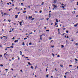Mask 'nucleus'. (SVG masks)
I'll list each match as a JSON object with an SVG mask.
<instances>
[{"mask_svg":"<svg viewBox=\"0 0 78 78\" xmlns=\"http://www.w3.org/2000/svg\"><path fill=\"white\" fill-rule=\"evenodd\" d=\"M25 58H26L27 59H28V57H25Z\"/></svg>","mask_w":78,"mask_h":78,"instance_id":"c03bdc74","label":"nucleus"},{"mask_svg":"<svg viewBox=\"0 0 78 78\" xmlns=\"http://www.w3.org/2000/svg\"><path fill=\"white\" fill-rule=\"evenodd\" d=\"M52 6H54V8H56V7H57V5H56L55 4L52 5Z\"/></svg>","mask_w":78,"mask_h":78,"instance_id":"f257e3e1","label":"nucleus"},{"mask_svg":"<svg viewBox=\"0 0 78 78\" xmlns=\"http://www.w3.org/2000/svg\"><path fill=\"white\" fill-rule=\"evenodd\" d=\"M8 21L9 22H11V20H8Z\"/></svg>","mask_w":78,"mask_h":78,"instance_id":"79ce46f5","label":"nucleus"},{"mask_svg":"<svg viewBox=\"0 0 78 78\" xmlns=\"http://www.w3.org/2000/svg\"><path fill=\"white\" fill-rule=\"evenodd\" d=\"M33 17L32 16H29V19H31V18H32Z\"/></svg>","mask_w":78,"mask_h":78,"instance_id":"aec40b11","label":"nucleus"},{"mask_svg":"<svg viewBox=\"0 0 78 78\" xmlns=\"http://www.w3.org/2000/svg\"><path fill=\"white\" fill-rule=\"evenodd\" d=\"M58 32L59 31V29H58Z\"/></svg>","mask_w":78,"mask_h":78,"instance_id":"774afa93","label":"nucleus"},{"mask_svg":"<svg viewBox=\"0 0 78 78\" xmlns=\"http://www.w3.org/2000/svg\"><path fill=\"white\" fill-rule=\"evenodd\" d=\"M31 69H34V68H33V67L32 66H31Z\"/></svg>","mask_w":78,"mask_h":78,"instance_id":"bb28decb","label":"nucleus"},{"mask_svg":"<svg viewBox=\"0 0 78 78\" xmlns=\"http://www.w3.org/2000/svg\"><path fill=\"white\" fill-rule=\"evenodd\" d=\"M60 8H63V10H64V9H65L64 6H62V7L61 6Z\"/></svg>","mask_w":78,"mask_h":78,"instance_id":"6e6552de","label":"nucleus"},{"mask_svg":"<svg viewBox=\"0 0 78 78\" xmlns=\"http://www.w3.org/2000/svg\"><path fill=\"white\" fill-rule=\"evenodd\" d=\"M60 66L61 67H63V65H60Z\"/></svg>","mask_w":78,"mask_h":78,"instance_id":"c9c22d12","label":"nucleus"},{"mask_svg":"<svg viewBox=\"0 0 78 78\" xmlns=\"http://www.w3.org/2000/svg\"><path fill=\"white\" fill-rule=\"evenodd\" d=\"M57 1V0H54V2H53L54 3V4H55L56 3Z\"/></svg>","mask_w":78,"mask_h":78,"instance_id":"39448f33","label":"nucleus"},{"mask_svg":"<svg viewBox=\"0 0 78 78\" xmlns=\"http://www.w3.org/2000/svg\"><path fill=\"white\" fill-rule=\"evenodd\" d=\"M49 19V18H48V19H47V20H48Z\"/></svg>","mask_w":78,"mask_h":78,"instance_id":"13d9d810","label":"nucleus"},{"mask_svg":"<svg viewBox=\"0 0 78 78\" xmlns=\"http://www.w3.org/2000/svg\"><path fill=\"white\" fill-rule=\"evenodd\" d=\"M2 67H3V65L2 64H1L0 65Z\"/></svg>","mask_w":78,"mask_h":78,"instance_id":"473e14b6","label":"nucleus"},{"mask_svg":"<svg viewBox=\"0 0 78 78\" xmlns=\"http://www.w3.org/2000/svg\"><path fill=\"white\" fill-rule=\"evenodd\" d=\"M6 53H7V52H6L4 54V55H6Z\"/></svg>","mask_w":78,"mask_h":78,"instance_id":"3c124183","label":"nucleus"},{"mask_svg":"<svg viewBox=\"0 0 78 78\" xmlns=\"http://www.w3.org/2000/svg\"><path fill=\"white\" fill-rule=\"evenodd\" d=\"M40 39L41 40H42V37H40Z\"/></svg>","mask_w":78,"mask_h":78,"instance_id":"c756f323","label":"nucleus"},{"mask_svg":"<svg viewBox=\"0 0 78 78\" xmlns=\"http://www.w3.org/2000/svg\"><path fill=\"white\" fill-rule=\"evenodd\" d=\"M64 78H66V76H64Z\"/></svg>","mask_w":78,"mask_h":78,"instance_id":"bf43d9fd","label":"nucleus"},{"mask_svg":"<svg viewBox=\"0 0 78 78\" xmlns=\"http://www.w3.org/2000/svg\"><path fill=\"white\" fill-rule=\"evenodd\" d=\"M10 48H14V47H13V46H12L10 47Z\"/></svg>","mask_w":78,"mask_h":78,"instance_id":"412c9836","label":"nucleus"},{"mask_svg":"<svg viewBox=\"0 0 78 78\" xmlns=\"http://www.w3.org/2000/svg\"><path fill=\"white\" fill-rule=\"evenodd\" d=\"M69 72H66L65 73V75H69Z\"/></svg>","mask_w":78,"mask_h":78,"instance_id":"423d86ee","label":"nucleus"},{"mask_svg":"<svg viewBox=\"0 0 78 78\" xmlns=\"http://www.w3.org/2000/svg\"><path fill=\"white\" fill-rule=\"evenodd\" d=\"M28 64L29 65H31V64L30 63V62H28Z\"/></svg>","mask_w":78,"mask_h":78,"instance_id":"ddd939ff","label":"nucleus"},{"mask_svg":"<svg viewBox=\"0 0 78 78\" xmlns=\"http://www.w3.org/2000/svg\"><path fill=\"white\" fill-rule=\"evenodd\" d=\"M34 18H32L31 19V20L33 21V20H34Z\"/></svg>","mask_w":78,"mask_h":78,"instance_id":"cd10ccee","label":"nucleus"},{"mask_svg":"<svg viewBox=\"0 0 78 78\" xmlns=\"http://www.w3.org/2000/svg\"><path fill=\"white\" fill-rule=\"evenodd\" d=\"M40 13H42V10H41L39 12Z\"/></svg>","mask_w":78,"mask_h":78,"instance_id":"72a5a7b5","label":"nucleus"},{"mask_svg":"<svg viewBox=\"0 0 78 78\" xmlns=\"http://www.w3.org/2000/svg\"><path fill=\"white\" fill-rule=\"evenodd\" d=\"M60 57V56H59V55H57V57Z\"/></svg>","mask_w":78,"mask_h":78,"instance_id":"8fccbe9b","label":"nucleus"},{"mask_svg":"<svg viewBox=\"0 0 78 78\" xmlns=\"http://www.w3.org/2000/svg\"><path fill=\"white\" fill-rule=\"evenodd\" d=\"M72 13L73 14H75V11H73Z\"/></svg>","mask_w":78,"mask_h":78,"instance_id":"2eb2a0df","label":"nucleus"},{"mask_svg":"<svg viewBox=\"0 0 78 78\" xmlns=\"http://www.w3.org/2000/svg\"><path fill=\"white\" fill-rule=\"evenodd\" d=\"M51 39H52V38H51V37H49V40H51Z\"/></svg>","mask_w":78,"mask_h":78,"instance_id":"dca6fc26","label":"nucleus"},{"mask_svg":"<svg viewBox=\"0 0 78 78\" xmlns=\"http://www.w3.org/2000/svg\"><path fill=\"white\" fill-rule=\"evenodd\" d=\"M51 47L53 48V47H54V46H51Z\"/></svg>","mask_w":78,"mask_h":78,"instance_id":"603ef678","label":"nucleus"},{"mask_svg":"<svg viewBox=\"0 0 78 78\" xmlns=\"http://www.w3.org/2000/svg\"><path fill=\"white\" fill-rule=\"evenodd\" d=\"M76 5H78V2H77V4Z\"/></svg>","mask_w":78,"mask_h":78,"instance_id":"69168bd1","label":"nucleus"},{"mask_svg":"<svg viewBox=\"0 0 78 78\" xmlns=\"http://www.w3.org/2000/svg\"><path fill=\"white\" fill-rule=\"evenodd\" d=\"M15 19H17V18H18V16L17 15H15Z\"/></svg>","mask_w":78,"mask_h":78,"instance_id":"7ed1b4c3","label":"nucleus"},{"mask_svg":"<svg viewBox=\"0 0 78 78\" xmlns=\"http://www.w3.org/2000/svg\"><path fill=\"white\" fill-rule=\"evenodd\" d=\"M0 56L1 58H2V55H0Z\"/></svg>","mask_w":78,"mask_h":78,"instance_id":"5fc2aeb1","label":"nucleus"},{"mask_svg":"<svg viewBox=\"0 0 78 78\" xmlns=\"http://www.w3.org/2000/svg\"><path fill=\"white\" fill-rule=\"evenodd\" d=\"M61 6H64V4H62L61 5Z\"/></svg>","mask_w":78,"mask_h":78,"instance_id":"0e129e2a","label":"nucleus"},{"mask_svg":"<svg viewBox=\"0 0 78 78\" xmlns=\"http://www.w3.org/2000/svg\"><path fill=\"white\" fill-rule=\"evenodd\" d=\"M75 61H78V60L76 58L75 59Z\"/></svg>","mask_w":78,"mask_h":78,"instance_id":"a878e982","label":"nucleus"},{"mask_svg":"<svg viewBox=\"0 0 78 78\" xmlns=\"http://www.w3.org/2000/svg\"><path fill=\"white\" fill-rule=\"evenodd\" d=\"M18 41H18V40H15L14 41V42H15V43L17 42H18Z\"/></svg>","mask_w":78,"mask_h":78,"instance_id":"4468645a","label":"nucleus"},{"mask_svg":"<svg viewBox=\"0 0 78 78\" xmlns=\"http://www.w3.org/2000/svg\"><path fill=\"white\" fill-rule=\"evenodd\" d=\"M11 32H12V30H10L9 31V33H11Z\"/></svg>","mask_w":78,"mask_h":78,"instance_id":"4c0bfd02","label":"nucleus"},{"mask_svg":"<svg viewBox=\"0 0 78 78\" xmlns=\"http://www.w3.org/2000/svg\"><path fill=\"white\" fill-rule=\"evenodd\" d=\"M55 25H54V26H56V25H57V23H56V22H55Z\"/></svg>","mask_w":78,"mask_h":78,"instance_id":"f8f14e48","label":"nucleus"},{"mask_svg":"<svg viewBox=\"0 0 78 78\" xmlns=\"http://www.w3.org/2000/svg\"><path fill=\"white\" fill-rule=\"evenodd\" d=\"M56 22H57V23H58V20H57V19H56Z\"/></svg>","mask_w":78,"mask_h":78,"instance_id":"f3484780","label":"nucleus"},{"mask_svg":"<svg viewBox=\"0 0 78 78\" xmlns=\"http://www.w3.org/2000/svg\"><path fill=\"white\" fill-rule=\"evenodd\" d=\"M62 29H63V30H66V28L63 27L62 28Z\"/></svg>","mask_w":78,"mask_h":78,"instance_id":"a211bd4d","label":"nucleus"},{"mask_svg":"<svg viewBox=\"0 0 78 78\" xmlns=\"http://www.w3.org/2000/svg\"><path fill=\"white\" fill-rule=\"evenodd\" d=\"M44 2H42V3L41 4V5H43V4H44Z\"/></svg>","mask_w":78,"mask_h":78,"instance_id":"a18cd8bd","label":"nucleus"},{"mask_svg":"<svg viewBox=\"0 0 78 78\" xmlns=\"http://www.w3.org/2000/svg\"><path fill=\"white\" fill-rule=\"evenodd\" d=\"M26 39H27V38L26 37L25 38H24V40H26Z\"/></svg>","mask_w":78,"mask_h":78,"instance_id":"f704fd0d","label":"nucleus"},{"mask_svg":"<svg viewBox=\"0 0 78 78\" xmlns=\"http://www.w3.org/2000/svg\"><path fill=\"white\" fill-rule=\"evenodd\" d=\"M20 55H22V52L21 51H20Z\"/></svg>","mask_w":78,"mask_h":78,"instance_id":"1a4fd4ad","label":"nucleus"},{"mask_svg":"<svg viewBox=\"0 0 78 78\" xmlns=\"http://www.w3.org/2000/svg\"><path fill=\"white\" fill-rule=\"evenodd\" d=\"M78 23H76V25H74V27H77V26H78Z\"/></svg>","mask_w":78,"mask_h":78,"instance_id":"0eeeda50","label":"nucleus"},{"mask_svg":"<svg viewBox=\"0 0 78 78\" xmlns=\"http://www.w3.org/2000/svg\"><path fill=\"white\" fill-rule=\"evenodd\" d=\"M5 15H6L7 16H8V14L6 13H4L3 16H5Z\"/></svg>","mask_w":78,"mask_h":78,"instance_id":"20e7f679","label":"nucleus"},{"mask_svg":"<svg viewBox=\"0 0 78 78\" xmlns=\"http://www.w3.org/2000/svg\"><path fill=\"white\" fill-rule=\"evenodd\" d=\"M42 35H41L40 36V37H42Z\"/></svg>","mask_w":78,"mask_h":78,"instance_id":"680f3d73","label":"nucleus"},{"mask_svg":"<svg viewBox=\"0 0 78 78\" xmlns=\"http://www.w3.org/2000/svg\"><path fill=\"white\" fill-rule=\"evenodd\" d=\"M32 44V43H29V45H31Z\"/></svg>","mask_w":78,"mask_h":78,"instance_id":"b1692460","label":"nucleus"},{"mask_svg":"<svg viewBox=\"0 0 78 78\" xmlns=\"http://www.w3.org/2000/svg\"><path fill=\"white\" fill-rule=\"evenodd\" d=\"M75 45H78V43H77L76 44H75Z\"/></svg>","mask_w":78,"mask_h":78,"instance_id":"6e6d98bb","label":"nucleus"},{"mask_svg":"<svg viewBox=\"0 0 78 78\" xmlns=\"http://www.w3.org/2000/svg\"><path fill=\"white\" fill-rule=\"evenodd\" d=\"M20 12H18L17 14H20Z\"/></svg>","mask_w":78,"mask_h":78,"instance_id":"ea45409f","label":"nucleus"},{"mask_svg":"<svg viewBox=\"0 0 78 78\" xmlns=\"http://www.w3.org/2000/svg\"><path fill=\"white\" fill-rule=\"evenodd\" d=\"M66 33H69V31H68V30H66Z\"/></svg>","mask_w":78,"mask_h":78,"instance_id":"7c9ffc66","label":"nucleus"},{"mask_svg":"<svg viewBox=\"0 0 78 78\" xmlns=\"http://www.w3.org/2000/svg\"><path fill=\"white\" fill-rule=\"evenodd\" d=\"M71 41V42H73V39H72Z\"/></svg>","mask_w":78,"mask_h":78,"instance_id":"37998d69","label":"nucleus"},{"mask_svg":"<svg viewBox=\"0 0 78 78\" xmlns=\"http://www.w3.org/2000/svg\"><path fill=\"white\" fill-rule=\"evenodd\" d=\"M22 45L23 46L25 45V42H23Z\"/></svg>","mask_w":78,"mask_h":78,"instance_id":"9d476101","label":"nucleus"},{"mask_svg":"<svg viewBox=\"0 0 78 78\" xmlns=\"http://www.w3.org/2000/svg\"><path fill=\"white\" fill-rule=\"evenodd\" d=\"M5 70H6V71L8 70V69H5Z\"/></svg>","mask_w":78,"mask_h":78,"instance_id":"052dcab7","label":"nucleus"},{"mask_svg":"<svg viewBox=\"0 0 78 78\" xmlns=\"http://www.w3.org/2000/svg\"><path fill=\"white\" fill-rule=\"evenodd\" d=\"M33 34V32H31L29 34Z\"/></svg>","mask_w":78,"mask_h":78,"instance_id":"a19ab883","label":"nucleus"},{"mask_svg":"<svg viewBox=\"0 0 78 78\" xmlns=\"http://www.w3.org/2000/svg\"><path fill=\"white\" fill-rule=\"evenodd\" d=\"M64 34H66V33H63L62 34V36H64Z\"/></svg>","mask_w":78,"mask_h":78,"instance_id":"4be33fe9","label":"nucleus"},{"mask_svg":"<svg viewBox=\"0 0 78 78\" xmlns=\"http://www.w3.org/2000/svg\"><path fill=\"white\" fill-rule=\"evenodd\" d=\"M21 5H23V3H21Z\"/></svg>","mask_w":78,"mask_h":78,"instance_id":"864d4df0","label":"nucleus"},{"mask_svg":"<svg viewBox=\"0 0 78 78\" xmlns=\"http://www.w3.org/2000/svg\"><path fill=\"white\" fill-rule=\"evenodd\" d=\"M48 70V69H46V72H47Z\"/></svg>","mask_w":78,"mask_h":78,"instance_id":"4d7b16f0","label":"nucleus"},{"mask_svg":"<svg viewBox=\"0 0 78 78\" xmlns=\"http://www.w3.org/2000/svg\"><path fill=\"white\" fill-rule=\"evenodd\" d=\"M46 77L47 78H48V74L46 75Z\"/></svg>","mask_w":78,"mask_h":78,"instance_id":"393cba45","label":"nucleus"},{"mask_svg":"<svg viewBox=\"0 0 78 78\" xmlns=\"http://www.w3.org/2000/svg\"><path fill=\"white\" fill-rule=\"evenodd\" d=\"M8 48H10V47H6V48H5V50H8Z\"/></svg>","mask_w":78,"mask_h":78,"instance_id":"f03ea898","label":"nucleus"},{"mask_svg":"<svg viewBox=\"0 0 78 78\" xmlns=\"http://www.w3.org/2000/svg\"><path fill=\"white\" fill-rule=\"evenodd\" d=\"M22 22H21L20 23V24L21 26H22Z\"/></svg>","mask_w":78,"mask_h":78,"instance_id":"9b49d317","label":"nucleus"},{"mask_svg":"<svg viewBox=\"0 0 78 78\" xmlns=\"http://www.w3.org/2000/svg\"><path fill=\"white\" fill-rule=\"evenodd\" d=\"M49 30H46V31H49Z\"/></svg>","mask_w":78,"mask_h":78,"instance_id":"338daca9","label":"nucleus"},{"mask_svg":"<svg viewBox=\"0 0 78 78\" xmlns=\"http://www.w3.org/2000/svg\"><path fill=\"white\" fill-rule=\"evenodd\" d=\"M61 47L62 48L64 47V46L63 45H62L61 46Z\"/></svg>","mask_w":78,"mask_h":78,"instance_id":"6ab92c4d","label":"nucleus"},{"mask_svg":"<svg viewBox=\"0 0 78 78\" xmlns=\"http://www.w3.org/2000/svg\"><path fill=\"white\" fill-rule=\"evenodd\" d=\"M25 12H27V11H24L23 12V13H25Z\"/></svg>","mask_w":78,"mask_h":78,"instance_id":"c85d7f7f","label":"nucleus"},{"mask_svg":"<svg viewBox=\"0 0 78 78\" xmlns=\"http://www.w3.org/2000/svg\"><path fill=\"white\" fill-rule=\"evenodd\" d=\"M20 72H22V73H23V71H22V70H20Z\"/></svg>","mask_w":78,"mask_h":78,"instance_id":"e433bc0d","label":"nucleus"},{"mask_svg":"<svg viewBox=\"0 0 78 78\" xmlns=\"http://www.w3.org/2000/svg\"><path fill=\"white\" fill-rule=\"evenodd\" d=\"M3 37H1V38H0L1 39H3Z\"/></svg>","mask_w":78,"mask_h":78,"instance_id":"e2e57ef3","label":"nucleus"},{"mask_svg":"<svg viewBox=\"0 0 78 78\" xmlns=\"http://www.w3.org/2000/svg\"><path fill=\"white\" fill-rule=\"evenodd\" d=\"M12 59L13 60H14V57L12 58Z\"/></svg>","mask_w":78,"mask_h":78,"instance_id":"09e8293b","label":"nucleus"},{"mask_svg":"<svg viewBox=\"0 0 78 78\" xmlns=\"http://www.w3.org/2000/svg\"><path fill=\"white\" fill-rule=\"evenodd\" d=\"M17 57V58H18V60H20V58H19V56H18Z\"/></svg>","mask_w":78,"mask_h":78,"instance_id":"5701e85b","label":"nucleus"},{"mask_svg":"<svg viewBox=\"0 0 78 78\" xmlns=\"http://www.w3.org/2000/svg\"><path fill=\"white\" fill-rule=\"evenodd\" d=\"M53 41V40H52L51 41L50 43H51V42H52Z\"/></svg>","mask_w":78,"mask_h":78,"instance_id":"2f4dec72","label":"nucleus"},{"mask_svg":"<svg viewBox=\"0 0 78 78\" xmlns=\"http://www.w3.org/2000/svg\"><path fill=\"white\" fill-rule=\"evenodd\" d=\"M58 34H60V32H59V31L58 32Z\"/></svg>","mask_w":78,"mask_h":78,"instance_id":"49530a36","label":"nucleus"},{"mask_svg":"<svg viewBox=\"0 0 78 78\" xmlns=\"http://www.w3.org/2000/svg\"><path fill=\"white\" fill-rule=\"evenodd\" d=\"M12 39H13H13H14V37H13L12 38Z\"/></svg>","mask_w":78,"mask_h":78,"instance_id":"de8ad7c7","label":"nucleus"},{"mask_svg":"<svg viewBox=\"0 0 78 78\" xmlns=\"http://www.w3.org/2000/svg\"><path fill=\"white\" fill-rule=\"evenodd\" d=\"M72 65H70L69 66V67H72Z\"/></svg>","mask_w":78,"mask_h":78,"instance_id":"58836bf2","label":"nucleus"}]
</instances>
